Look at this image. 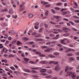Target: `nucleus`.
<instances>
[{"label": "nucleus", "mask_w": 79, "mask_h": 79, "mask_svg": "<svg viewBox=\"0 0 79 79\" xmlns=\"http://www.w3.org/2000/svg\"><path fill=\"white\" fill-rule=\"evenodd\" d=\"M48 57H50V58H55V56L52 55H48Z\"/></svg>", "instance_id": "f8f14e48"}, {"label": "nucleus", "mask_w": 79, "mask_h": 79, "mask_svg": "<svg viewBox=\"0 0 79 79\" xmlns=\"http://www.w3.org/2000/svg\"><path fill=\"white\" fill-rule=\"evenodd\" d=\"M68 13V12H63L62 13V15H66Z\"/></svg>", "instance_id": "6ab92c4d"}, {"label": "nucleus", "mask_w": 79, "mask_h": 79, "mask_svg": "<svg viewBox=\"0 0 79 79\" xmlns=\"http://www.w3.org/2000/svg\"><path fill=\"white\" fill-rule=\"evenodd\" d=\"M53 49L52 48H47L46 50L44 51V52H50L51 50H52Z\"/></svg>", "instance_id": "7ed1b4c3"}, {"label": "nucleus", "mask_w": 79, "mask_h": 79, "mask_svg": "<svg viewBox=\"0 0 79 79\" xmlns=\"http://www.w3.org/2000/svg\"><path fill=\"white\" fill-rule=\"evenodd\" d=\"M53 18H56V19H59V18H60V16H55L53 17Z\"/></svg>", "instance_id": "412c9836"}, {"label": "nucleus", "mask_w": 79, "mask_h": 79, "mask_svg": "<svg viewBox=\"0 0 79 79\" xmlns=\"http://www.w3.org/2000/svg\"><path fill=\"white\" fill-rule=\"evenodd\" d=\"M45 13V15L46 16H48V11L47 10Z\"/></svg>", "instance_id": "473e14b6"}, {"label": "nucleus", "mask_w": 79, "mask_h": 79, "mask_svg": "<svg viewBox=\"0 0 79 79\" xmlns=\"http://www.w3.org/2000/svg\"><path fill=\"white\" fill-rule=\"evenodd\" d=\"M72 74V72H70L69 74V76H71Z\"/></svg>", "instance_id": "052dcab7"}, {"label": "nucleus", "mask_w": 79, "mask_h": 79, "mask_svg": "<svg viewBox=\"0 0 79 79\" xmlns=\"http://www.w3.org/2000/svg\"><path fill=\"white\" fill-rule=\"evenodd\" d=\"M70 10H71V11H73L74 10V8H73V7H71L70 8Z\"/></svg>", "instance_id": "680f3d73"}, {"label": "nucleus", "mask_w": 79, "mask_h": 79, "mask_svg": "<svg viewBox=\"0 0 79 79\" xmlns=\"http://www.w3.org/2000/svg\"><path fill=\"white\" fill-rule=\"evenodd\" d=\"M23 71L25 72H27V73H31V70L28 69H24Z\"/></svg>", "instance_id": "6e6552de"}, {"label": "nucleus", "mask_w": 79, "mask_h": 79, "mask_svg": "<svg viewBox=\"0 0 79 79\" xmlns=\"http://www.w3.org/2000/svg\"><path fill=\"white\" fill-rule=\"evenodd\" d=\"M50 37H54V36H55V35L53 34H50Z\"/></svg>", "instance_id": "de8ad7c7"}, {"label": "nucleus", "mask_w": 79, "mask_h": 79, "mask_svg": "<svg viewBox=\"0 0 79 79\" xmlns=\"http://www.w3.org/2000/svg\"><path fill=\"white\" fill-rule=\"evenodd\" d=\"M59 24L62 25L63 24H64V23L63 22H60V23H59Z\"/></svg>", "instance_id": "5fc2aeb1"}, {"label": "nucleus", "mask_w": 79, "mask_h": 79, "mask_svg": "<svg viewBox=\"0 0 79 79\" xmlns=\"http://www.w3.org/2000/svg\"><path fill=\"white\" fill-rule=\"evenodd\" d=\"M9 13H13V10L12 9H10L9 10Z\"/></svg>", "instance_id": "c03bdc74"}, {"label": "nucleus", "mask_w": 79, "mask_h": 79, "mask_svg": "<svg viewBox=\"0 0 79 79\" xmlns=\"http://www.w3.org/2000/svg\"><path fill=\"white\" fill-rule=\"evenodd\" d=\"M55 27H57V28H59L61 27V26L59 25H55Z\"/></svg>", "instance_id": "f704fd0d"}, {"label": "nucleus", "mask_w": 79, "mask_h": 79, "mask_svg": "<svg viewBox=\"0 0 79 79\" xmlns=\"http://www.w3.org/2000/svg\"><path fill=\"white\" fill-rule=\"evenodd\" d=\"M67 55L68 56H73V54L72 53H69L67 54Z\"/></svg>", "instance_id": "ddd939ff"}, {"label": "nucleus", "mask_w": 79, "mask_h": 79, "mask_svg": "<svg viewBox=\"0 0 79 79\" xmlns=\"http://www.w3.org/2000/svg\"><path fill=\"white\" fill-rule=\"evenodd\" d=\"M69 23H71V24L73 25V26H74V23H73L72 21H69Z\"/></svg>", "instance_id": "49530a36"}, {"label": "nucleus", "mask_w": 79, "mask_h": 79, "mask_svg": "<svg viewBox=\"0 0 79 79\" xmlns=\"http://www.w3.org/2000/svg\"><path fill=\"white\" fill-rule=\"evenodd\" d=\"M32 73H34V74L35 73H37V72L36 71H35V70H32L31 71Z\"/></svg>", "instance_id": "c756f323"}, {"label": "nucleus", "mask_w": 79, "mask_h": 79, "mask_svg": "<svg viewBox=\"0 0 79 79\" xmlns=\"http://www.w3.org/2000/svg\"><path fill=\"white\" fill-rule=\"evenodd\" d=\"M44 25L45 26V27H46V28H48V24L44 23Z\"/></svg>", "instance_id": "2f4dec72"}, {"label": "nucleus", "mask_w": 79, "mask_h": 79, "mask_svg": "<svg viewBox=\"0 0 79 79\" xmlns=\"http://www.w3.org/2000/svg\"><path fill=\"white\" fill-rule=\"evenodd\" d=\"M41 75H42V76H47V75H48V74L43 73L41 74Z\"/></svg>", "instance_id": "ea45409f"}, {"label": "nucleus", "mask_w": 79, "mask_h": 79, "mask_svg": "<svg viewBox=\"0 0 79 79\" xmlns=\"http://www.w3.org/2000/svg\"><path fill=\"white\" fill-rule=\"evenodd\" d=\"M69 69V67L68 66H67L65 67V72H67L68 70Z\"/></svg>", "instance_id": "aec40b11"}, {"label": "nucleus", "mask_w": 79, "mask_h": 79, "mask_svg": "<svg viewBox=\"0 0 79 79\" xmlns=\"http://www.w3.org/2000/svg\"><path fill=\"white\" fill-rule=\"evenodd\" d=\"M30 63H31V64H36L35 62H33L32 61H30L29 62Z\"/></svg>", "instance_id": "bb28decb"}, {"label": "nucleus", "mask_w": 79, "mask_h": 79, "mask_svg": "<svg viewBox=\"0 0 79 79\" xmlns=\"http://www.w3.org/2000/svg\"><path fill=\"white\" fill-rule=\"evenodd\" d=\"M28 17L29 18H31L33 17V15L32 14H29L28 15Z\"/></svg>", "instance_id": "f3484780"}, {"label": "nucleus", "mask_w": 79, "mask_h": 79, "mask_svg": "<svg viewBox=\"0 0 79 79\" xmlns=\"http://www.w3.org/2000/svg\"><path fill=\"white\" fill-rule=\"evenodd\" d=\"M65 40H67V39L64 38V40H60L61 44H63V45H67V43L64 42Z\"/></svg>", "instance_id": "f03ea898"}, {"label": "nucleus", "mask_w": 79, "mask_h": 79, "mask_svg": "<svg viewBox=\"0 0 79 79\" xmlns=\"http://www.w3.org/2000/svg\"><path fill=\"white\" fill-rule=\"evenodd\" d=\"M69 52H74L75 51L74 49L71 48H69Z\"/></svg>", "instance_id": "a211bd4d"}, {"label": "nucleus", "mask_w": 79, "mask_h": 79, "mask_svg": "<svg viewBox=\"0 0 79 79\" xmlns=\"http://www.w3.org/2000/svg\"><path fill=\"white\" fill-rule=\"evenodd\" d=\"M36 40L37 41H43L44 40L42 39H37Z\"/></svg>", "instance_id": "dca6fc26"}, {"label": "nucleus", "mask_w": 79, "mask_h": 79, "mask_svg": "<svg viewBox=\"0 0 79 79\" xmlns=\"http://www.w3.org/2000/svg\"><path fill=\"white\" fill-rule=\"evenodd\" d=\"M23 40H28V38L27 37H23Z\"/></svg>", "instance_id": "c85d7f7f"}, {"label": "nucleus", "mask_w": 79, "mask_h": 79, "mask_svg": "<svg viewBox=\"0 0 79 79\" xmlns=\"http://www.w3.org/2000/svg\"><path fill=\"white\" fill-rule=\"evenodd\" d=\"M15 34V31H11V34L13 35V34Z\"/></svg>", "instance_id": "79ce46f5"}, {"label": "nucleus", "mask_w": 79, "mask_h": 79, "mask_svg": "<svg viewBox=\"0 0 79 79\" xmlns=\"http://www.w3.org/2000/svg\"><path fill=\"white\" fill-rule=\"evenodd\" d=\"M25 9V7L23 6L22 7H20L19 8L20 10H24Z\"/></svg>", "instance_id": "b1692460"}, {"label": "nucleus", "mask_w": 79, "mask_h": 79, "mask_svg": "<svg viewBox=\"0 0 79 79\" xmlns=\"http://www.w3.org/2000/svg\"><path fill=\"white\" fill-rule=\"evenodd\" d=\"M51 11H52V13H53V14H55V13H56L55 11V10H54L53 9H52Z\"/></svg>", "instance_id": "c9c22d12"}, {"label": "nucleus", "mask_w": 79, "mask_h": 79, "mask_svg": "<svg viewBox=\"0 0 79 79\" xmlns=\"http://www.w3.org/2000/svg\"><path fill=\"white\" fill-rule=\"evenodd\" d=\"M43 29H44V28H40L39 30V32H42V31H43Z\"/></svg>", "instance_id": "393cba45"}, {"label": "nucleus", "mask_w": 79, "mask_h": 79, "mask_svg": "<svg viewBox=\"0 0 79 79\" xmlns=\"http://www.w3.org/2000/svg\"><path fill=\"white\" fill-rule=\"evenodd\" d=\"M2 76H7V74L6 73H2Z\"/></svg>", "instance_id": "37998d69"}, {"label": "nucleus", "mask_w": 79, "mask_h": 79, "mask_svg": "<svg viewBox=\"0 0 79 79\" xmlns=\"http://www.w3.org/2000/svg\"><path fill=\"white\" fill-rule=\"evenodd\" d=\"M61 5V3H57L56 5Z\"/></svg>", "instance_id": "69168bd1"}, {"label": "nucleus", "mask_w": 79, "mask_h": 79, "mask_svg": "<svg viewBox=\"0 0 79 79\" xmlns=\"http://www.w3.org/2000/svg\"><path fill=\"white\" fill-rule=\"evenodd\" d=\"M69 52V49H67L65 51V53H68Z\"/></svg>", "instance_id": "8fccbe9b"}, {"label": "nucleus", "mask_w": 79, "mask_h": 79, "mask_svg": "<svg viewBox=\"0 0 79 79\" xmlns=\"http://www.w3.org/2000/svg\"><path fill=\"white\" fill-rule=\"evenodd\" d=\"M24 4L23 3L22 4H21L20 5L19 7H20V8H21L22 7H23V6H24Z\"/></svg>", "instance_id": "e433bc0d"}, {"label": "nucleus", "mask_w": 79, "mask_h": 79, "mask_svg": "<svg viewBox=\"0 0 79 79\" xmlns=\"http://www.w3.org/2000/svg\"><path fill=\"white\" fill-rule=\"evenodd\" d=\"M74 5L75 6H77V3H76V2H74Z\"/></svg>", "instance_id": "3c124183"}, {"label": "nucleus", "mask_w": 79, "mask_h": 79, "mask_svg": "<svg viewBox=\"0 0 79 79\" xmlns=\"http://www.w3.org/2000/svg\"><path fill=\"white\" fill-rule=\"evenodd\" d=\"M63 20H64V21H69V20H68V19L66 18H64Z\"/></svg>", "instance_id": "338daca9"}, {"label": "nucleus", "mask_w": 79, "mask_h": 79, "mask_svg": "<svg viewBox=\"0 0 79 79\" xmlns=\"http://www.w3.org/2000/svg\"><path fill=\"white\" fill-rule=\"evenodd\" d=\"M32 77H37V78H38L39 77V76L36 75H32Z\"/></svg>", "instance_id": "603ef678"}, {"label": "nucleus", "mask_w": 79, "mask_h": 79, "mask_svg": "<svg viewBox=\"0 0 79 79\" xmlns=\"http://www.w3.org/2000/svg\"><path fill=\"white\" fill-rule=\"evenodd\" d=\"M10 68L11 69H13V71H15V68L13 67H10Z\"/></svg>", "instance_id": "a18cd8bd"}, {"label": "nucleus", "mask_w": 79, "mask_h": 79, "mask_svg": "<svg viewBox=\"0 0 79 79\" xmlns=\"http://www.w3.org/2000/svg\"><path fill=\"white\" fill-rule=\"evenodd\" d=\"M16 42V40H15L14 41H13L12 42V44H15V43Z\"/></svg>", "instance_id": "09e8293b"}, {"label": "nucleus", "mask_w": 79, "mask_h": 79, "mask_svg": "<svg viewBox=\"0 0 79 79\" xmlns=\"http://www.w3.org/2000/svg\"><path fill=\"white\" fill-rule=\"evenodd\" d=\"M70 34L69 33H65L63 34V36L64 37H68V36H69Z\"/></svg>", "instance_id": "9d476101"}, {"label": "nucleus", "mask_w": 79, "mask_h": 79, "mask_svg": "<svg viewBox=\"0 0 79 79\" xmlns=\"http://www.w3.org/2000/svg\"><path fill=\"white\" fill-rule=\"evenodd\" d=\"M42 48H48V47L45 46H43L41 47Z\"/></svg>", "instance_id": "7c9ffc66"}, {"label": "nucleus", "mask_w": 79, "mask_h": 79, "mask_svg": "<svg viewBox=\"0 0 79 79\" xmlns=\"http://www.w3.org/2000/svg\"><path fill=\"white\" fill-rule=\"evenodd\" d=\"M53 54L54 55H60V53L58 52H54Z\"/></svg>", "instance_id": "4468645a"}, {"label": "nucleus", "mask_w": 79, "mask_h": 79, "mask_svg": "<svg viewBox=\"0 0 79 79\" xmlns=\"http://www.w3.org/2000/svg\"><path fill=\"white\" fill-rule=\"evenodd\" d=\"M11 39H12V38H11V37L9 36L8 38V40H11Z\"/></svg>", "instance_id": "0e129e2a"}, {"label": "nucleus", "mask_w": 79, "mask_h": 79, "mask_svg": "<svg viewBox=\"0 0 79 79\" xmlns=\"http://www.w3.org/2000/svg\"><path fill=\"white\" fill-rule=\"evenodd\" d=\"M8 10L7 9L5 8L4 9H2L1 11V12H6L8 11Z\"/></svg>", "instance_id": "0eeeda50"}, {"label": "nucleus", "mask_w": 79, "mask_h": 79, "mask_svg": "<svg viewBox=\"0 0 79 79\" xmlns=\"http://www.w3.org/2000/svg\"><path fill=\"white\" fill-rule=\"evenodd\" d=\"M57 42V41H53L51 42V44H56Z\"/></svg>", "instance_id": "4be33fe9"}, {"label": "nucleus", "mask_w": 79, "mask_h": 79, "mask_svg": "<svg viewBox=\"0 0 79 79\" xmlns=\"http://www.w3.org/2000/svg\"><path fill=\"white\" fill-rule=\"evenodd\" d=\"M56 31H58V32H62V30H61L59 29H57V30H56Z\"/></svg>", "instance_id": "13d9d810"}, {"label": "nucleus", "mask_w": 79, "mask_h": 79, "mask_svg": "<svg viewBox=\"0 0 79 79\" xmlns=\"http://www.w3.org/2000/svg\"><path fill=\"white\" fill-rule=\"evenodd\" d=\"M75 55H79V52H76Z\"/></svg>", "instance_id": "774afa93"}, {"label": "nucleus", "mask_w": 79, "mask_h": 79, "mask_svg": "<svg viewBox=\"0 0 79 79\" xmlns=\"http://www.w3.org/2000/svg\"><path fill=\"white\" fill-rule=\"evenodd\" d=\"M21 44V43L19 41H18L17 42V45H20Z\"/></svg>", "instance_id": "a878e982"}, {"label": "nucleus", "mask_w": 79, "mask_h": 79, "mask_svg": "<svg viewBox=\"0 0 79 79\" xmlns=\"http://www.w3.org/2000/svg\"><path fill=\"white\" fill-rule=\"evenodd\" d=\"M76 76L75 74L73 73L71 77L73 78V79H75L76 78Z\"/></svg>", "instance_id": "39448f33"}, {"label": "nucleus", "mask_w": 79, "mask_h": 79, "mask_svg": "<svg viewBox=\"0 0 79 79\" xmlns=\"http://www.w3.org/2000/svg\"><path fill=\"white\" fill-rule=\"evenodd\" d=\"M46 71H47V69H43L40 70V73H45Z\"/></svg>", "instance_id": "20e7f679"}, {"label": "nucleus", "mask_w": 79, "mask_h": 79, "mask_svg": "<svg viewBox=\"0 0 79 79\" xmlns=\"http://www.w3.org/2000/svg\"><path fill=\"white\" fill-rule=\"evenodd\" d=\"M36 54H38V55H40L41 54V52H35Z\"/></svg>", "instance_id": "a19ab883"}, {"label": "nucleus", "mask_w": 79, "mask_h": 79, "mask_svg": "<svg viewBox=\"0 0 79 79\" xmlns=\"http://www.w3.org/2000/svg\"><path fill=\"white\" fill-rule=\"evenodd\" d=\"M5 19V18H4L3 17H2L1 18H0V21H2V20H3Z\"/></svg>", "instance_id": "e2e57ef3"}, {"label": "nucleus", "mask_w": 79, "mask_h": 79, "mask_svg": "<svg viewBox=\"0 0 79 79\" xmlns=\"http://www.w3.org/2000/svg\"><path fill=\"white\" fill-rule=\"evenodd\" d=\"M31 69H34V70H35V69L38 70V69H39V68L38 67H36V68H31Z\"/></svg>", "instance_id": "5701e85b"}, {"label": "nucleus", "mask_w": 79, "mask_h": 79, "mask_svg": "<svg viewBox=\"0 0 79 79\" xmlns=\"http://www.w3.org/2000/svg\"><path fill=\"white\" fill-rule=\"evenodd\" d=\"M55 9L57 10H59L60 8L59 7H55Z\"/></svg>", "instance_id": "bf43d9fd"}, {"label": "nucleus", "mask_w": 79, "mask_h": 79, "mask_svg": "<svg viewBox=\"0 0 79 79\" xmlns=\"http://www.w3.org/2000/svg\"><path fill=\"white\" fill-rule=\"evenodd\" d=\"M23 60H24L26 62H28V61L29 60V59L26 58H23Z\"/></svg>", "instance_id": "2eb2a0df"}, {"label": "nucleus", "mask_w": 79, "mask_h": 79, "mask_svg": "<svg viewBox=\"0 0 79 79\" xmlns=\"http://www.w3.org/2000/svg\"><path fill=\"white\" fill-rule=\"evenodd\" d=\"M37 33L36 32H34L33 33H32V35H37Z\"/></svg>", "instance_id": "58836bf2"}, {"label": "nucleus", "mask_w": 79, "mask_h": 79, "mask_svg": "<svg viewBox=\"0 0 79 79\" xmlns=\"http://www.w3.org/2000/svg\"><path fill=\"white\" fill-rule=\"evenodd\" d=\"M69 60H71V61H74L75 60V59L73 57H69Z\"/></svg>", "instance_id": "1a4fd4ad"}, {"label": "nucleus", "mask_w": 79, "mask_h": 79, "mask_svg": "<svg viewBox=\"0 0 79 79\" xmlns=\"http://www.w3.org/2000/svg\"><path fill=\"white\" fill-rule=\"evenodd\" d=\"M61 68L60 67L59 64L56 65L55 67V70L56 71H58Z\"/></svg>", "instance_id": "f257e3e1"}, {"label": "nucleus", "mask_w": 79, "mask_h": 79, "mask_svg": "<svg viewBox=\"0 0 79 79\" xmlns=\"http://www.w3.org/2000/svg\"><path fill=\"white\" fill-rule=\"evenodd\" d=\"M51 6V5L49 4V5H46L45 6L46 7H50Z\"/></svg>", "instance_id": "864d4df0"}, {"label": "nucleus", "mask_w": 79, "mask_h": 79, "mask_svg": "<svg viewBox=\"0 0 79 79\" xmlns=\"http://www.w3.org/2000/svg\"><path fill=\"white\" fill-rule=\"evenodd\" d=\"M48 74H52V71L51 70H50L48 72Z\"/></svg>", "instance_id": "4c0bfd02"}, {"label": "nucleus", "mask_w": 79, "mask_h": 79, "mask_svg": "<svg viewBox=\"0 0 79 79\" xmlns=\"http://www.w3.org/2000/svg\"><path fill=\"white\" fill-rule=\"evenodd\" d=\"M50 23L52 24H54V25H56V23L53 22H50Z\"/></svg>", "instance_id": "72a5a7b5"}, {"label": "nucleus", "mask_w": 79, "mask_h": 79, "mask_svg": "<svg viewBox=\"0 0 79 79\" xmlns=\"http://www.w3.org/2000/svg\"><path fill=\"white\" fill-rule=\"evenodd\" d=\"M27 44H29V45H32V44H34V42L33 41H31L27 42Z\"/></svg>", "instance_id": "9b49d317"}, {"label": "nucleus", "mask_w": 79, "mask_h": 79, "mask_svg": "<svg viewBox=\"0 0 79 79\" xmlns=\"http://www.w3.org/2000/svg\"><path fill=\"white\" fill-rule=\"evenodd\" d=\"M4 35H5V36H6V37H8V34H5Z\"/></svg>", "instance_id": "6e6d98bb"}, {"label": "nucleus", "mask_w": 79, "mask_h": 79, "mask_svg": "<svg viewBox=\"0 0 79 79\" xmlns=\"http://www.w3.org/2000/svg\"><path fill=\"white\" fill-rule=\"evenodd\" d=\"M43 3H44V5H47V4H48V2H43Z\"/></svg>", "instance_id": "4d7b16f0"}, {"label": "nucleus", "mask_w": 79, "mask_h": 79, "mask_svg": "<svg viewBox=\"0 0 79 79\" xmlns=\"http://www.w3.org/2000/svg\"><path fill=\"white\" fill-rule=\"evenodd\" d=\"M68 28H66V27H64V28L63 29V31L64 32H68Z\"/></svg>", "instance_id": "423d86ee"}, {"label": "nucleus", "mask_w": 79, "mask_h": 79, "mask_svg": "<svg viewBox=\"0 0 79 79\" xmlns=\"http://www.w3.org/2000/svg\"><path fill=\"white\" fill-rule=\"evenodd\" d=\"M58 39V37H54L52 38V40H56L57 39Z\"/></svg>", "instance_id": "cd10ccee"}]
</instances>
